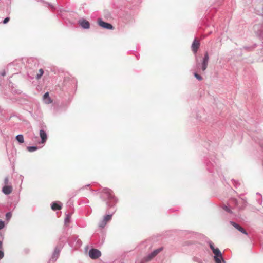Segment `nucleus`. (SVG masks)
<instances>
[{
  "label": "nucleus",
  "mask_w": 263,
  "mask_h": 263,
  "mask_svg": "<svg viewBox=\"0 0 263 263\" xmlns=\"http://www.w3.org/2000/svg\"><path fill=\"white\" fill-rule=\"evenodd\" d=\"M209 60V56L208 52L205 53L201 62L199 61L197 57H196V70L199 72H200L201 70L204 72L207 68Z\"/></svg>",
  "instance_id": "1"
},
{
  "label": "nucleus",
  "mask_w": 263,
  "mask_h": 263,
  "mask_svg": "<svg viewBox=\"0 0 263 263\" xmlns=\"http://www.w3.org/2000/svg\"><path fill=\"white\" fill-rule=\"evenodd\" d=\"M209 247L214 254V259L215 263H226L222 256V254L218 248H215L213 243L211 241L209 242Z\"/></svg>",
  "instance_id": "2"
},
{
  "label": "nucleus",
  "mask_w": 263,
  "mask_h": 263,
  "mask_svg": "<svg viewBox=\"0 0 263 263\" xmlns=\"http://www.w3.org/2000/svg\"><path fill=\"white\" fill-rule=\"evenodd\" d=\"M209 247L214 254V259L215 263H226L222 256V254L218 248H215L213 243L211 241L209 242Z\"/></svg>",
  "instance_id": "3"
},
{
  "label": "nucleus",
  "mask_w": 263,
  "mask_h": 263,
  "mask_svg": "<svg viewBox=\"0 0 263 263\" xmlns=\"http://www.w3.org/2000/svg\"><path fill=\"white\" fill-rule=\"evenodd\" d=\"M103 193L106 195L108 201L107 202V204L108 206H112L117 202V200L112 194V191L109 189H104L103 190Z\"/></svg>",
  "instance_id": "4"
},
{
  "label": "nucleus",
  "mask_w": 263,
  "mask_h": 263,
  "mask_svg": "<svg viewBox=\"0 0 263 263\" xmlns=\"http://www.w3.org/2000/svg\"><path fill=\"white\" fill-rule=\"evenodd\" d=\"M63 246H64V242L63 241L59 242V243L55 248L54 252L53 253V254L52 255V257H51L50 261H55L57 260V258H58V257L59 256L60 251L62 249V248H63Z\"/></svg>",
  "instance_id": "5"
},
{
  "label": "nucleus",
  "mask_w": 263,
  "mask_h": 263,
  "mask_svg": "<svg viewBox=\"0 0 263 263\" xmlns=\"http://www.w3.org/2000/svg\"><path fill=\"white\" fill-rule=\"evenodd\" d=\"M114 212L111 214H107L104 217L103 220L99 223V226L100 228H103L107 223L111 220Z\"/></svg>",
  "instance_id": "6"
},
{
  "label": "nucleus",
  "mask_w": 263,
  "mask_h": 263,
  "mask_svg": "<svg viewBox=\"0 0 263 263\" xmlns=\"http://www.w3.org/2000/svg\"><path fill=\"white\" fill-rule=\"evenodd\" d=\"M101 255V252L96 249H91L89 251V255L92 259H97Z\"/></svg>",
  "instance_id": "7"
},
{
  "label": "nucleus",
  "mask_w": 263,
  "mask_h": 263,
  "mask_svg": "<svg viewBox=\"0 0 263 263\" xmlns=\"http://www.w3.org/2000/svg\"><path fill=\"white\" fill-rule=\"evenodd\" d=\"M98 23L99 25L103 28L107 29H112L114 28L111 24L105 22L101 19L98 20Z\"/></svg>",
  "instance_id": "8"
},
{
  "label": "nucleus",
  "mask_w": 263,
  "mask_h": 263,
  "mask_svg": "<svg viewBox=\"0 0 263 263\" xmlns=\"http://www.w3.org/2000/svg\"><path fill=\"white\" fill-rule=\"evenodd\" d=\"M79 24L83 29H87L90 28L89 22L85 19L80 20Z\"/></svg>",
  "instance_id": "9"
},
{
  "label": "nucleus",
  "mask_w": 263,
  "mask_h": 263,
  "mask_svg": "<svg viewBox=\"0 0 263 263\" xmlns=\"http://www.w3.org/2000/svg\"><path fill=\"white\" fill-rule=\"evenodd\" d=\"M230 223L232 226H233L234 228H235L236 229H237L239 231L241 232V233H242L243 234H244L245 235H248V233L246 231V230L238 224H237L233 221H230Z\"/></svg>",
  "instance_id": "10"
},
{
  "label": "nucleus",
  "mask_w": 263,
  "mask_h": 263,
  "mask_svg": "<svg viewBox=\"0 0 263 263\" xmlns=\"http://www.w3.org/2000/svg\"><path fill=\"white\" fill-rule=\"evenodd\" d=\"M199 46V42L196 39H195L192 44V49L194 53H196Z\"/></svg>",
  "instance_id": "11"
},
{
  "label": "nucleus",
  "mask_w": 263,
  "mask_h": 263,
  "mask_svg": "<svg viewBox=\"0 0 263 263\" xmlns=\"http://www.w3.org/2000/svg\"><path fill=\"white\" fill-rule=\"evenodd\" d=\"M3 192L6 195L10 194L12 191V187L11 185H5L3 187Z\"/></svg>",
  "instance_id": "12"
},
{
  "label": "nucleus",
  "mask_w": 263,
  "mask_h": 263,
  "mask_svg": "<svg viewBox=\"0 0 263 263\" xmlns=\"http://www.w3.org/2000/svg\"><path fill=\"white\" fill-rule=\"evenodd\" d=\"M40 136L42 139V143H44L46 142L47 138L46 133L44 130L41 129L40 131Z\"/></svg>",
  "instance_id": "13"
},
{
  "label": "nucleus",
  "mask_w": 263,
  "mask_h": 263,
  "mask_svg": "<svg viewBox=\"0 0 263 263\" xmlns=\"http://www.w3.org/2000/svg\"><path fill=\"white\" fill-rule=\"evenodd\" d=\"M43 100H44V102L47 104H50L52 102V100L50 99L49 95V93L48 92H46L44 95Z\"/></svg>",
  "instance_id": "14"
},
{
  "label": "nucleus",
  "mask_w": 263,
  "mask_h": 263,
  "mask_svg": "<svg viewBox=\"0 0 263 263\" xmlns=\"http://www.w3.org/2000/svg\"><path fill=\"white\" fill-rule=\"evenodd\" d=\"M51 209L53 211L60 210L61 209V203L59 202H54L51 204Z\"/></svg>",
  "instance_id": "15"
},
{
  "label": "nucleus",
  "mask_w": 263,
  "mask_h": 263,
  "mask_svg": "<svg viewBox=\"0 0 263 263\" xmlns=\"http://www.w3.org/2000/svg\"><path fill=\"white\" fill-rule=\"evenodd\" d=\"M16 139L17 141L20 143H23L24 142V137L23 135L20 134L16 136Z\"/></svg>",
  "instance_id": "16"
},
{
  "label": "nucleus",
  "mask_w": 263,
  "mask_h": 263,
  "mask_svg": "<svg viewBox=\"0 0 263 263\" xmlns=\"http://www.w3.org/2000/svg\"><path fill=\"white\" fill-rule=\"evenodd\" d=\"M154 257V256L153 255H152V253H151L150 254H149L147 256H146L145 258H144V260L145 261H150Z\"/></svg>",
  "instance_id": "17"
},
{
  "label": "nucleus",
  "mask_w": 263,
  "mask_h": 263,
  "mask_svg": "<svg viewBox=\"0 0 263 263\" xmlns=\"http://www.w3.org/2000/svg\"><path fill=\"white\" fill-rule=\"evenodd\" d=\"M43 73H44L43 69H40L39 70V73L36 76V79H40L41 77H42V76L43 74Z\"/></svg>",
  "instance_id": "18"
},
{
  "label": "nucleus",
  "mask_w": 263,
  "mask_h": 263,
  "mask_svg": "<svg viewBox=\"0 0 263 263\" xmlns=\"http://www.w3.org/2000/svg\"><path fill=\"white\" fill-rule=\"evenodd\" d=\"M27 150L30 152H33L37 149V147L36 146H28L27 147Z\"/></svg>",
  "instance_id": "19"
},
{
  "label": "nucleus",
  "mask_w": 263,
  "mask_h": 263,
  "mask_svg": "<svg viewBox=\"0 0 263 263\" xmlns=\"http://www.w3.org/2000/svg\"><path fill=\"white\" fill-rule=\"evenodd\" d=\"M162 250V248H159V249H156L155 250H154V251H153L152 252V255H154V257L156 256Z\"/></svg>",
  "instance_id": "20"
},
{
  "label": "nucleus",
  "mask_w": 263,
  "mask_h": 263,
  "mask_svg": "<svg viewBox=\"0 0 263 263\" xmlns=\"http://www.w3.org/2000/svg\"><path fill=\"white\" fill-rule=\"evenodd\" d=\"M76 243H75L76 247H80L82 244L81 241L79 239H78L77 238H76Z\"/></svg>",
  "instance_id": "21"
},
{
  "label": "nucleus",
  "mask_w": 263,
  "mask_h": 263,
  "mask_svg": "<svg viewBox=\"0 0 263 263\" xmlns=\"http://www.w3.org/2000/svg\"><path fill=\"white\" fill-rule=\"evenodd\" d=\"M194 74L195 78L198 80L201 81L202 80V77L200 75L197 73L196 72H195Z\"/></svg>",
  "instance_id": "22"
},
{
  "label": "nucleus",
  "mask_w": 263,
  "mask_h": 263,
  "mask_svg": "<svg viewBox=\"0 0 263 263\" xmlns=\"http://www.w3.org/2000/svg\"><path fill=\"white\" fill-rule=\"evenodd\" d=\"M223 209L227 212H229V213H232V211H231V210L230 209V206H227V205H224L223 206Z\"/></svg>",
  "instance_id": "23"
},
{
  "label": "nucleus",
  "mask_w": 263,
  "mask_h": 263,
  "mask_svg": "<svg viewBox=\"0 0 263 263\" xmlns=\"http://www.w3.org/2000/svg\"><path fill=\"white\" fill-rule=\"evenodd\" d=\"M12 216V214L11 212H8L6 214V217L7 220H9Z\"/></svg>",
  "instance_id": "24"
},
{
  "label": "nucleus",
  "mask_w": 263,
  "mask_h": 263,
  "mask_svg": "<svg viewBox=\"0 0 263 263\" xmlns=\"http://www.w3.org/2000/svg\"><path fill=\"white\" fill-rule=\"evenodd\" d=\"M4 184H5V185H9L8 184H9V179H8V177H6L5 178V180H4Z\"/></svg>",
  "instance_id": "25"
},
{
  "label": "nucleus",
  "mask_w": 263,
  "mask_h": 263,
  "mask_svg": "<svg viewBox=\"0 0 263 263\" xmlns=\"http://www.w3.org/2000/svg\"><path fill=\"white\" fill-rule=\"evenodd\" d=\"M5 226V223L3 221L0 220V230L2 229Z\"/></svg>",
  "instance_id": "26"
},
{
  "label": "nucleus",
  "mask_w": 263,
  "mask_h": 263,
  "mask_svg": "<svg viewBox=\"0 0 263 263\" xmlns=\"http://www.w3.org/2000/svg\"><path fill=\"white\" fill-rule=\"evenodd\" d=\"M9 20H10V18H9V17H7L5 18L4 19V20L3 21V23H4V24H6L7 23H8V21H9Z\"/></svg>",
  "instance_id": "27"
},
{
  "label": "nucleus",
  "mask_w": 263,
  "mask_h": 263,
  "mask_svg": "<svg viewBox=\"0 0 263 263\" xmlns=\"http://www.w3.org/2000/svg\"><path fill=\"white\" fill-rule=\"evenodd\" d=\"M69 218H70L69 216L68 215H67L65 219V223L68 222L69 221Z\"/></svg>",
  "instance_id": "28"
},
{
  "label": "nucleus",
  "mask_w": 263,
  "mask_h": 263,
  "mask_svg": "<svg viewBox=\"0 0 263 263\" xmlns=\"http://www.w3.org/2000/svg\"><path fill=\"white\" fill-rule=\"evenodd\" d=\"M231 202H233V203H234L236 205H237V201L236 199H232Z\"/></svg>",
  "instance_id": "29"
},
{
  "label": "nucleus",
  "mask_w": 263,
  "mask_h": 263,
  "mask_svg": "<svg viewBox=\"0 0 263 263\" xmlns=\"http://www.w3.org/2000/svg\"><path fill=\"white\" fill-rule=\"evenodd\" d=\"M4 257V252L0 250V259H2Z\"/></svg>",
  "instance_id": "30"
},
{
  "label": "nucleus",
  "mask_w": 263,
  "mask_h": 263,
  "mask_svg": "<svg viewBox=\"0 0 263 263\" xmlns=\"http://www.w3.org/2000/svg\"><path fill=\"white\" fill-rule=\"evenodd\" d=\"M1 74L2 76H5L6 75V72L5 71H3L1 72Z\"/></svg>",
  "instance_id": "31"
},
{
  "label": "nucleus",
  "mask_w": 263,
  "mask_h": 263,
  "mask_svg": "<svg viewBox=\"0 0 263 263\" xmlns=\"http://www.w3.org/2000/svg\"><path fill=\"white\" fill-rule=\"evenodd\" d=\"M2 248V242L0 241V250Z\"/></svg>",
  "instance_id": "32"
}]
</instances>
